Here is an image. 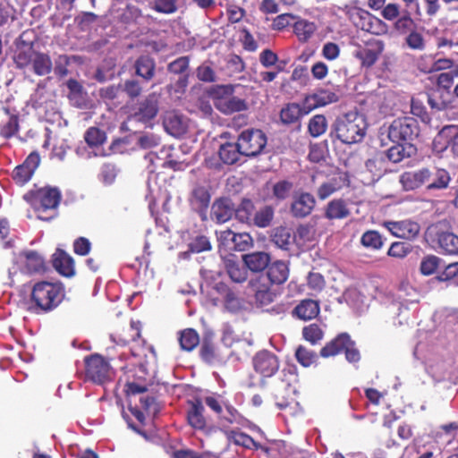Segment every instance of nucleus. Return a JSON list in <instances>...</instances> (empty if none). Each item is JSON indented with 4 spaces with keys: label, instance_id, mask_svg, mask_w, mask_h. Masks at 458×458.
Instances as JSON below:
<instances>
[{
    "label": "nucleus",
    "instance_id": "obj_31",
    "mask_svg": "<svg viewBox=\"0 0 458 458\" xmlns=\"http://www.w3.org/2000/svg\"><path fill=\"white\" fill-rule=\"evenodd\" d=\"M416 153L415 147L411 143L398 144L391 147L386 152V157L393 163H399L404 158L411 157Z\"/></svg>",
    "mask_w": 458,
    "mask_h": 458
},
{
    "label": "nucleus",
    "instance_id": "obj_30",
    "mask_svg": "<svg viewBox=\"0 0 458 458\" xmlns=\"http://www.w3.org/2000/svg\"><path fill=\"white\" fill-rule=\"evenodd\" d=\"M350 210L345 200L335 199L329 201L325 208V217L329 220L344 219L349 216Z\"/></svg>",
    "mask_w": 458,
    "mask_h": 458
},
{
    "label": "nucleus",
    "instance_id": "obj_34",
    "mask_svg": "<svg viewBox=\"0 0 458 458\" xmlns=\"http://www.w3.org/2000/svg\"><path fill=\"white\" fill-rule=\"evenodd\" d=\"M218 155L221 161L226 165H233L239 161L242 151L239 148V142L234 143H225L222 144L218 150Z\"/></svg>",
    "mask_w": 458,
    "mask_h": 458
},
{
    "label": "nucleus",
    "instance_id": "obj_42",
    "mask_svg": "<svg viewBox=\"0 0 458 458\" xmlns=\"http://www.w3.org/2000/svg\"><path fill=\"white\" fill-rule=\"evenodd\" d=\"M272 241L279 248L287 250L293 242L291 230L283 226L276 228L272 234Z\"/></svg>",
    "mask_w": 458,
    "mask_h": 458
},
{
    "label": "nucleus",
    "instance_id": "obj_14",
    "mask_svg": "<svg viewBox=\"0 0 458 458\" xmlns=\"http://www.w3.org/2000/svg\"><path fill=\"white\" fill-rule=\"evenodd\" d=\"M384 42L377 39L369 40L365 47H359L353 53L363 67H371L384 51Z\"/></svg>",
    "mask_w": 458,
    "mask_h": 458
},
{
    "label": "nucleus",
    "instance_id": "obj_53",
    "mask_svg": "<svg viewBox=\"0 0 458 458\" xmlns=\"http://www.w3.org/2000/svg\"><path fill=\"white\" fill-rule=\"evenodd\" d=\"M307 286L314 293H320L326 286L324 276L318 272H310L307 276Z\"/></svg>",
    "mask_w": 458,
    "mask_h": 458
},
{
    "label": "nucleus",
    "instance_id": "obj_3",
    "mask_svg": "<svg viewBox=\"0 0 458 458\" xmlns=\"http://www.w3.org/2000/svg\"><path fill=\"white\" fill-rule=\"evenodd\" d=\"M60 200L61 192L57 188L45 187L34 193L31 206L37 212L38 219L49 221L56 216Z\"/></svg>",
    "mask_w": 458,
    "mask_h": 458
},
{
    "label": "nucleus",
    "instance_id": "obj_47",
    "mask_svg": "<svg viewBox=\"0 0 458 458\" xmlns=\"http://www.w3.org/2000/svg\"><path fill=\"white\" fill-rule=\"evenodd\" d=\"M84 140L89 147H98L104 144L106 136L100 129L89 127L84 134Z\"/></svg>",
    "mask_w": 458,
    "mask_h": 458
},
{
    "label": "nucleus",
    "instance_id": "obj_11",
    "mask_svg": "<svg viewBox=\"0 0 458 458\" xmlns=\"http://www.w3.org/2000/svg\"><path fill=\"white\" fill-rule=\"evenodd\" d=\"M202 403L212 410L221 420L230 424L238 422L241 418L238 411L230 403H225L220 395L205 396Z\"/></svg>",
    "mask_w": 458,
    "mask_h": 458
},
{
    "label": "nucleus",
    "instance_id": "obj_22",
    "mask_svg": "<svg viewBox=\"0 0 458 458\" xmlns=\"http://www.w3.org/2000/svg\"><path fill=\"white\" fill-rule=\"evenodd\" d=\"M338 100L335 93L328 90H321L318 93L307 96L305 101V112L310 113L311 110L325 106L328 104L335 103Z\"/></svg>",
    "mask_w": 458,
    "mask_h": 458
},
{
    "label": "nucleus",
    "instance_id": "obj_40",
    "mask_svg": "<svg viewBox=\"0 0 458 458\" xmlns=\"http://www.w3.org/2000/svg\"><path fill=\"white\" fill-rule=\"evenodd\" d=\"M432 172V177L430 180L431 182H428L427 185V190H443L447 188L450 182V175L449 173L445 169H436Z\"/></svg>",
    "mask_w": 458,
    "mask_h": 458
},
{
    "label": "nucleus",
    "instance_id": "obj_23",
    "mask_svg": "<svg viewBox=\"0 0 458 458\" xmlns=\"http://www.w3.org/2000/svg\"><path fill=\"white\" fill-rule=\"evenodd\" d=\"M53 266L64 276L71 277L75 274L73 259L64 250H57L53 255Z\"/></svg>",
    "mask_w": 458,
    "mask_h": 458
},
{
    "label": "nucleus",
    "instance_id": "obj_18",
    "mask_svg": "<svg viewBox=\"0 0 458 458\" xmlns=\"http://www.w3.org/2000/svg\"><path fill=\"white\" fill-rule=\"evenodd\" d=\"M161 95L159 93H150L140 102L138 111L131 116V119L147 123L152 120L158 112V103Z\"/></svg>",
    "mask_w": 458,
    "mask_h": 458
},
{
    "label": "nucleus",
    "instance_id": "obj_50",
    "mask_svg": "<svg viewBox=\"0 0 458 458\" xmlns=\"http://www.w3.org/2000/svg\"><path fill=\"white\" fill-rule=\"evenodd\" d=\"M150 6L157 13L171 14L177 11V0H154Z\"/></svg>",
    "mask_w": 458,
    "mask_h": 458
},
{
    "label": "nucleus",
    "instance_id": "obj_8",
    "mask_svg": "<svg viewBox=\"0 0 458 458\" xmlns=\"http://www.w3.org/2000/svg\"><path fill=\"white\" fill-rule=\"evenodd\" d=\"M239 148L242 155L256 157L259 155L267 145V136L260 130H245L238 137Z\"/></svg>",
    "mask_w": 458,
    "mask_h": 458
},
{
    "label": "nucleus",
    "instance_id": "obj_7",
    "mask_svg": "<svg viewBox=\"0 0 458 458\" xmlns=\"http://www.w3.org/2000/svg\"><path fill=\"white\" fill-rule=\"evenodd\" d=\"M86 377L97 384H104L112 379L114 372L109 362L99 354H92L85 359Z\"/></svg>",
    "mask_w": 458,
    "mask_h": 458
},
{
    "label": "nucleus",
    "instance_id": "obj_39",
    "mask_svg": "<svg viewBox=\"0 0 458 458\" xmlns=\"http://www.w3.org/2000/svg\"><path fill=\"white\" fill-rule=\"evenodd\" d=\"M179 344L181 349L186 352L192 351L199 344L198 333L191 328H187L179 333Z\"/></svg>",
    "mask_w": 458,
    "mask_h": 458
},
{
    "label": "nucleus",
    "instance_id": "obj_52",
    "mask_svg": "<svg viewBox=\"0 0 458 458\" xmlns=\"http://www.w3.org/2000/svg\"><path fill=\"white\" fill-rule=\"evenodd\" d=\"M414 25L413 19L410 13L405 11L403 15H400L394 23V28L401 34H405L411 30Z\"/></svg>",
    "mask_w": 458,
    "mask_h": 458
},
{
    "label": "nucleus",
    "instance_id": "obj_2",
    "mask_svg": "<svg viewBox=\"0 0 458 458\" xmlns=\"http://www.w3.org/2000/svg\"><path fill=\"white\" fill-rule=\"evenodd\" d=\"M64 297V289L57 282L40 281L33 285L31 301L44 312L55 309Z\"/></svg>",
    "mask_w": 458,
    "mask_h": 458
},
{
    "label": "nucleus",
    "instance_id": "obj_46",
    "mask_svg": "<svg viewBox=\"0 0 458 458\" xmlns=\"http://www.w3.org/2000/svg\"><path fill=\"white\" fill-rule=\"evenodd\" d=\"M361 244L371 250H380L384 244L382 236L377 231L365 232L360 239Z\"/></svg>",
    "mask_w": 458,
    "mask_h": 458
},
{
    "label": "nucleus",
    "instance_id": "obj_25",
    "mask_svg": "<svg viewBox=\"0 0 458 458\" xmlns=\"http://www.w3.org/2000/svg\"><path fill=\"white\" fill-rule=\"evenodd\" d=\"M320 311L319 302L311 299L302 300L293 310V314L301 320L315 318Z\"/></svg>",
    "mask_w": 458,
    "mask_h": 458
},
{
    "label": "nucleus",
    "instance_id": "obj_26",
    "mask_svg": "<svg viewBox=\"0 0 458 458\" xmlns=\"http://www.w3.org/2000/svg\"><path fill=\"white\" fill-rule=\"evenodd\" d=\"M244 265L252 272H260L270 263V256L267 252L257 251L242 255Z\"/></svg>",
    "mask_w": 458,
    "mask_h": 458
},
{
    "label": "nucleus",
    "instance_id": "obj_55",
    "mask_svg": "<svg viewBox=\"0 0 458 458\" xmlns=\"http://www.w3.org/2000/svg\"><path fill=\"white\" fill-rule=\"evenodd\" d=\"M405 44L412 50L422 51L425 48V40L420 32L416 30L410 31L405 38Z\"/></svg>",
    "mask_w": 458,
    "mask_h": 458
},
{
    "label": "nucleus",
    "instance_id": "obj_24",
    "mask_svg": "<svg viewBox=\"0 0 458 458\" xmlns=\"http://www.w3.org/2000/svg\"><path fill=\"white\" fill-rule=\"evenodd\" d=\"M316 204L310 193H301L292 204V213L296 217H305L311 213Z\"/></svg>",
    "mask_w": 458,
    "mask_h": 458
},
{
    "label": "nucleus",
    "instance_id": "obj_51",
    "mask_svg": "<svg viewBox=\"0 0 458 458\" xmlns=\"http://www.w3.org/2000/svg\"><path fill=\"white\" fill-rule=\"evenodd\" d=\"M441 259L434 255L425 257L420 263V272L425 276L434 274L440 266Z\"/></svg>",
    "mask_w": 458,
    "mask_h": 458
},
{
    "label": "nucleus",
    "instance_id": "obj_16",
    "mask_svg": "<svg viewBox=\"0 0 458 458\" xmlns=\"http://www.w3.org/2000/svg\"><path fill=\"white\" fill-rule=\"evenodd\" d=\"M39 162V155L37 152L30 153L25 161L13 171V181L19 185H24L31 179Z\"/></svg>",
    "mask_w": 458,
    "mask_h": 458
},
{
    "label": "nucleus",
    "instance_id": "obj_49",
    "mask_svg": "<svg viewBox=\"0 0 458 458\" xmlns=\"http://www.w3.org/2000/svg\"><path fill=\"white\" fill-rule=\"evenodd\" d=\"M302 335L306 341L310 342L311 344H316L322 340L324 332L318 325L310 324L303 327Z\"/></svg>",
    "mask_w": 458,
    "mask_h": 458
},
{
    "label": "nucleus",
    "instance_id": "obj_62",
    "mask_svg": "<svg viewBox=\"0 0 458 458\" xmlns=\"http://www.w3.org/2000/svg\"><path fill=\"white\" fill-rule=\"evenodd\" d=\"M210 249V242L206 236H198L190 243L191 251L195 253L209 250Z\"/></svg>",
    "mask_w": 458,
    "mask_h": 458
},
{
    "label": "nucleus",
    "instance_id": "obj_4",
    "mask_svg": "<svg viewBox=\"0 0 458 458\" xmlns=\"http://www.w3.org/2000/svg\"><path fill=\"white\" fill-rule=\"evenodd\" d=\"M233 93V87L232 85H222L218 86L213 98L215 107L225 115L246 111L249 108L245 99L236 97Z\"/></svg>",
    "mask_w": 458,
    "mask_h": 458
},
{
    "label": "nucleus",
    "instance_id": "obj_48",
    "mask_svg": "<svg viewBox=\"0 0 458 458\" xmlns=\"http://www.w3.org/2000/svg\"><path fill=\"white\" fill-rule=\"evenodd\" d=\"M274 216L271 207L266 206L255 212L252 223L259 227H267L270 225Z\"/></svg>",
    "mask_w": 458,
    "mask_h": 458
},
{
    "label": "nucleus",
    "instance_id": "obj_45",
    "mask_svg": "<svg viewBox=\"0 0 458 458\" xmlns=\"http://www.w3.org/2000/svg\"><path fill=\"white\" fill-rule=\"evenodd\" d=\"M327 128V118L323 114L314 115L309 122L308 129L310 134L314 137H319L324 134Z\"/></svg>",
    "mask_w": 458,
    "mask_h": 458
},
{
    "label": "nucleus",
    "instance_id": "obj_54",
    "mask_svg": "<svg viewBox=\"0 0 458 458\" xmlns=\"http://www.w3.org/2000/svg\"><path fill=\"white\" fill-rule=\"evenodd\" d=\"M341 188L340 184L337 182L336 179H331L324 183H322L318 191L317 195L318 197L324 200L327 199L329 196L334 194L336 191H338Z\"/></svg>",
    "mask_w": 458,
    "mask_h": 458
},
{
    "label": "nucleus",
    "instance_id": "obj_13",
    "mask_svg": "<svg viewBox=\"0 0 458 458\" xmlns=\"http://www.w3.org/2000/svg\"><path fill=\"white\" fill-rule=\"evenodd\" d=\"M218 241L220 246L229 251H244L252 245V238L249 233H235L231 230L221 231Z\"/></svg>",
    "mask_w": 458,
    "mask_h": 458
},
{
    "label": "nucleus",
    "instance_id": "obj_44",
    "mask_svg": "<svg viewBox=\"0 0 458 458\" xmlns=\"http://www.w3.org/2000/svg\"><path fill=\"white\" fill-rule=\"evenodd\" d=\"M199 355L201 359L208 364H215L220 361V357L216 351V347L209 340H203L201 343Z\"/></svg>",
    "mask_w": 458,
    "mask_h": 458
},
{
    "label": "nucleus",
    "instance_id": "obj_32",
    "mask_svg": "<svg viewBox=\"0 0 458 458\" xmlns=\"http://www.w3.org/2000/svg\"><path fill=\"white\" fill-rule=\"evenodd\" d=\"M305 112V101H303L302 106L296 103H290L282 108L280 112V119L284 124H292L299 121V119L308 114Z\"/></svg>",
    "mask_w": 458,
    "mask_h": 458
},
{
    "label": "nucleus",
    "instance_id": "obj_6",
    "mask_svg": "<svg viewBox=\"0 0 458 458\" xmlns=\"http://www.w3.org/2000/svg\"><path fill=\"white\" fill-rule=\"evenodd\" d=\"M418 135V122L412 117L397 118L388 128V138L394 142L411 143Z\"/></svg>",
    "mask_w": 458,
    "mask_h": 458
},
{
    "label": "nucleus",
    "instance_id": "obj_19",
    "mask_svg": "<svg viewBox=\"0 0 458 458\" xmlns=\"http://www.w3.org/2000/svg\"><path fill=\"white\" fill-rule=\"evenodd\" d=\"M210 193L206 186L196 184L191 191L189 203L203 220L206 219L208 208L210 204Z\"/></svg>",
    "mask_w": 458,
    "mask_h": 458
},
{
    "label": "nucleus",
    "instance_id": "obj_41",
    "mask_svg": "<svg viewBox=\"0 0 458 458\" xmlns=\"http://www.w3.org/2000/svg\"><path fill=\"white\" fill-rule=\"evenodd\" d=\"M234 214L237 219L242 223H252L255 207L251 200L243 199L237 209H234Z\"/></svg>",
    "mask_w": 458,
    "mask_h": 458
},
{
    "label": "nucleus",
    "instance_id": "obj_1",
    "mask_svg": "<svg viewBox=\"0 0 458 458\" xmlns=\"http://www.w3.org/2000/svg\"><path fill=\"white\" fill-rule=\"evenodd\" d=\"M367 123L364 117L357 112H349L339 116L333 124L336 138L344 144H353L362 140Z\"/></svg>",
    "mask_w": 458,
    "mask_h": 458
},
{
    "label": "nucleus",
    "instance_id": "obj_15",
    "mask_svg": "<svg viewBox=\"0 0 458 458\" xmlns=\"http://www.w3.org/2000/svg\"><path fill=\"white\" fill-rule=\"evenodd\" d=\"M432 172L428 168H421L403 173L399 177V182L406 191H414L430 181Z\"/></svg>",
    "mask_w": 458,
    "mask_h": 458
},
{
    "label": "nucleus",
    "instance_id": "obj_20",
    "mask_svg": "<svg viewBox=\"0 0 458 458\" xmlns=\"http://www.w3.org/2000/svg\"><path fill=\"white\" fill-rule=\"evenodd\" d=\"M187 420L190 426L195 429L202 430L207 426V420L204 416L205 408L200 399H194L188 403Z\"/></svg>",
    "mask_w": 458,
    "mask_h": 458
},
{
    "label": "nucleus",
    "instance_id": "obj_36",
    "mask_svg": "<svg viewBox=\"0 0 458 458\" xmlns=\"http://www.w3.org/2000/svg\"><path fill=\"white\" fill-rule=\"evenodd\" d=\"M33 72L38 76L47 75L53 69V64L48 55L35 53L31 58Z\"/></svg>",
    "mask_w": 458,
    "mask_h": 458
},
{
    "label": "nucleus",
    "instance_id": "obj_35",
    "mask_svg": "<svg viewBox=\"0 0 458 458\" xmlns=\"http://www.w3.org/2000/svg\"><path fill=\"white\" fill-rule=\"evenodd\" d=\"M136 74L145 81H150L155 75L156 63L148 55L139 57L135 62Z\"/></svg>",
    "mask_w": 458,
    "mask_h": 458
},
{
    "label": "nucleus",
    "instance_id": "obj_12",
    "mask_svg": "<svg viewBox=\"0 0 458 458\" xmlns=\"http://www.w3.org/2000/svg\"><path fill=\"white\" fill-rule=\"evenodd\" d=\"M254 370L263 377H273L279 369L277 356L267 350L260 351L252 359Z\"/></svg>",
    "mask_w": 458,
    "mask_h": 458
},
{
    "label": "nucleus",
    "instance_id": "obj_56",
    "mask_svg": "<svg viewBox=\"0 0 458 458\" xmlns=\"http://www.w3.org/2000/svg\"><path fill=\"white\" fill-rule=\"evenodd\" d=\"M295 357L302 366L309 367L316 360L317 355L314 352L299 346L295 352Z\"/></svg>",
    "mask_w": 458,
    "mask_h": 458
},
{
    "label": "nucleus",
    "instance_id": "obj_43",
    "mask_svg": "<svg viewBox=\"0 0 458 458\" xmlns=\"http://www.w3.org/2000/svg\"><path fill=\"white\" fill-rule=\"evenodd\" d=\"M228 438L235 445H242L245 448L259 449L260 446L251 437L243 432L232 430L228 433Z\"/></svg>",
    "mask_w": 458,
    "mask_h": 458
},
{
    "label": "nucleus",
    "instance_id": "obj_60",
    "mask_svg": "<svg viewBox=\"0 0 458 458\" xmlns=\"http://www.w3.org/2000/svg\"><path fill=\"white\" fill-rule=\"evenodd\" d=\"M189 68V58L182 56L170 63L167 69L174 74H183Z\"/></svg>",
    "mask_w": 458,
    "mask_h": 458
},
{
    "label": "nucleus",
    "instance_id": "obj_59",
    "mask_svg": "<svg viewBox=\"0 0 458 458\" xmlns=\"http://www.w3.org/2000/svg\"><path fill=\"white\" fill-rule=\"evenodd\" d=\"M444 135H450L451 140L449 141L448 147L451 150V152L458 157V132L456 131V128L451 126V127H444L441 131L439 137H442Z\"/></svg>",
    "mask_w": 458,
    "mask_h": 458
},
{
    "label": "nucleus",
    "instance_id": "obj_38",
    "mask_svg": "<svg viewBox=\"0 0 458 458\" xmlns=\"http://www.w3.org/2000/svg\"><path fill=\"white\" fill-rule=\"evenodd\" d=\"M293 30L300 41L306 42L317 30V26L314 22L301 19L294 22Z\"/></svg>",
    "mask_w": 458,
    "mask_h": 458
},
{
    "label": "nucleus",
    "instance_id": "obj_28",
    "mask_svg": "<svg viewBox=\"0 0 458 458\" xmlns=\"http://www.w3.org/2000/svg\"><path fill=\"white\" fill-rule=\"evenodd\" d=\"M163 124L165 131L173 136H181L185 133L187 125L182 117L175 112L165 114Z\"/></svg>",
    "mask_w": 458,
    "mask_h": 458
},
{
    "label": "nucleus",
    "instance_id": "obj_10",
    "mask_svg": "<svg viewBox=\"0 0 458 458\" xmlns=\"http://www.w3.org/2000/svg\"><path fill=\"white\" fill-rule=\"evenodd\" d=\"M272 284L265 274L255 275L249 278L248 287L254 293L255 300L260 305H268L272 303L276 294L271 289Z\"/></svg>",
    "mask_w": 458,
    "mask_h": 458
},
{
    "label": "nucleus",
    "instance_id": "obj_9",
    "mask_svg": "<svg viewBox=\"0 0 458 458\" xmlns=\"http://www.w3.org/2000/svg\"><path fill=\"white\" fill-rule=\"evenodd\" d=\"M355 24L362 30L371 34L381 35L386 32L387 25L379 18L361 8H352L349 11Z\"/></svg>",
    "mask_w": 458,
    "mask_h": 458
},
{
    "label": "nucleus",
    "instance_id": "obj_61",
    "mask_svg": "<svg viewBox=\"0 0 458 458\" xmlns=\"http://www.w3.org/2000/svg\"><path fill=\"white\" fill-rule=\"evenodd\" d=\"M321 55L327 60L334 61L340 55V47L334 42H327L322 47Z\"/></svg>",
    "mask_w": 458,
    "mask_h": 458
},
{
    "label": "nucleus",
    "instance_id": "obj_63",
    "mask_svg": "<svg viewBox=\"0 0 458 458\" xmlns=\"http://www.w3.org/2000/svg\"><path fill=\"white\" fill-rule=\"evenodd\" d=\"M91 249L90 242L85 237H80L73 242V250L76 254L86 256Z\"/></svg>",
    "mask_w": 458,
    "mask_h": 458
},
{
    "label": "nucleus",
    "instance_id": "obj_5",
    "mask_svg": "<svg viewBox=\"0 0 458 458\" xmlns=\"http://www.w3.org/2000/svg\"><path fill=\"white\" fill-rule=\"evenodd\" d=\"M344 352L345 359L351 362H358L360 360V353L347 333H341L328 342L321 350L320 356L329 358Z\"/></svg>",
    "mask_w": 458,
    "mask_h": 458
},
{
    "label": "nucleus",
    "instance_id": "obj_27",
    "mask_svg": "<svg viewBox=\"0 0 458 458\" xmlns=\"http://www.w3.org/2000/svg\"><path fill=\"white\" fill-rule=\"evenodd\" d=\"M265 276L272 284H282L289 276L288 265L284 261H275L268 265Z\"/></svg>",
    "mask_w": 458,
    "mask_h": 458
},
{
    "label": "nucleus",
    "instance_id": "obj_29",
    "mask_svg": "<svg viewBox=\"0 0 458 458\" xmlns=\"http://www.w3.org/2000/svg\"><path fill=\"white\" fill-rule=\"evenodd\" d=\"M22 263L28 273H42L46 270V264L43 257L38 252L30 250L21 254Z\"/></svg>",
    "mask_w": 458,
    "mask_h": 458
},
{
    "label": "nucleus",
    "instance_id": "obj_21",
    "mask_svg": "<svg viewBox=\"0 0 458 458\" xmlns=\"http://www.w3.org/2000/svg\"><path fill=\"white\" fill-rule=\"evenodd\" d=\"M234 214V208L230 199H216L211 207V218L219 224H223L231 219Z\"/></svg>",
    "mask_w": 458,
    "mask_h": 458
},
{
    "label": "nucleus",
    "instance_id": "obj_58",
    "mask_svg": "<svg viewBox=\"0 0 458 458\" xmlns=\"http://www.w3.org/2000/svg\"><path fill=\"white\" fill-rule=\"evenodd\" d=\"M380 14L386 21H394L401 15V6L396 3H389L385 4Z\"/></svg>",
    "mask_w": 458,
    "mask_h": 458
},
{
    "label": "nucleus",
    "instance_id": "obj_17",
    "mask_svg": "<svg viewBox=\"0 0 458 458\" xmlns=\"http://www.w3.org/2000/svg\"><path fill=\"white\" fill-rule=\"evenodd\" d=\"M384 226L395 237L407 240L414 239L420 231V225L411 220L387 221Z\"/></svg>",
    "mask_w": 458,
    "mask_h": 458
},
{
    "label": "nucleus",
    "instance_id": "obj_33",
    "mask_svg": "<svg viewBox=\"0 0 458 458\" xmlns=\"http://www.w3.org/2000/svg\"><path fill=\"white\" fill-rule=\"evenodd\" d=\"M225 266L228 276L233 282L242 284L249 278L247 267L245 265H241L233 259H226L225 260Z\"/></svg>",
    "mask_w": 458,
    "mask_h": 458
},
{
    "label": "nucleus",
    "instance_id": "obj_57",
    "mask_svg": "<svg viewBox=\"0 0 458 458\" xmlns=\"http://www.w3.org/2000/svg\"><path fill=\"white\" fill-rule=\"evenodd\" d=\"M411 249L408 244L396 242L391 244L387 251V255L393 258L403 259L411 252Z\"/></svg>",
    "mask_w": 458,
    "mask_h": 458
},
{
    "label": "nucleus",
    "instance_id": "obj_37",
    "mask_svg": "<svg viewBox=\"0 0 458 458\" xmlns=\"http://www.w3.org/2000/svg\"><path fill=\"white\" fill-rule=\"evenodd\" d=\"M437 242L443 251L449 254H458V236L453 233H438Z\"/></svg>",
    "mask_w": 458,
    "mask_h": 458
},
{
    "label": "nucleus",
    "instance_id": "obj_64",
    "mask_svg": "<svg viewBox=\"0 0 458 458\" xmlns=\"http://www.w3.org/2000/svg\"><path fill=\"white\" fill-rule=\"evenodd\" d=\"M292 186V183L289 182H278L274 185L273 193L277 199H284L289 195Z\"/></svg>",
    "mask_w": 458,
    "mask_h": 458
}]
</instances>
